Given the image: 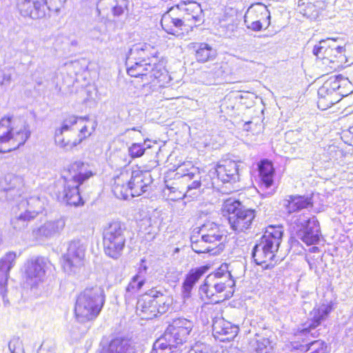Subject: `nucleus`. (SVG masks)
Here are the masks:
<instances>
[{"label": "nucleus", "mask_w": 353, "mask_h": 353, "mask_svg": "<svg viewBox=\"0 0 353 353\" xmlns=\"http://www.w3.org/2000/svg\"><path fill=\"white\" fill-rule=\"evenodd\" d=\"M345 52L344 47L342 46V41L332 39L330 46L327 51V56L325 59L328 60L330 63H334L336 59H343Z\"/></svg>", "instance_id": "obj_37"}, {"label": "nucleus", "mask_w": 353, "mask_h": 353, "mask_svg": "<svg viewBox=\"0 0 353 353\" xmlns=\"http://www.w3.org/2000/svg\"><path fill=\"white\" fill-rule=\"evenodd\" d=\"M300 229L297 231V236L306 245L316 244L320 238V228L315 217L307 220H299Z\"/></svg>", "instance_id": "obj_16"}, {"label": "nucleus", "mask_w": 353, "mask_h": 353, "mask_svg": "<svg viewBox=\"0 0 353 353\" xmlns=\"http://www.w3.org/2000/svg\"><path fill=\"white\" fill-rule=\"evenodd\" d=\"M180 10L179 6L172 8L162 16L161 25L167 33L176 36L182 34L181 31L184 26L185 17H176L177 12Z\"/></svg>", "instance_id": "obj_22"}, {"label": "nucleus", "mask_w": 353, "mask_h": 353, "mask_svg": "<svg viewBox=\"0 0 353 353\" xmlns=\"http://www.w3.org/2000/svg\"><path fill=\"white\" fill-rule=\"evenodd\" d=\"M11 81V74L5 72H0V88L3 90V88L10 85Z\"/></svg>", "instance_id": "obj_51"}, {"label": "nucleus", "mask_w": 353, "mask_h": 353, "mask_svg": "<svg viewBox=\"0 0 353 353\" xmlns=\"http://www.w3.org/2000/svg\"><path fill=\"white\" fill-rule=\"evenodd\" d=\"M207 270V267L201 266L190 271L183 283V295L184 298L190 296L193 286L205 274Z\"/></svg>", "instance_id": "obj_34"}, {"label": "nucleus", "mask_w": 353, "mask_h": 353, "mask_svg": "<svg viewBox=\"0 0 353 353\" xmlns=\"http://www.w3.org/2000/svg\"><path fill=\"white\" fill-rule=\"evenodd\" d=\"M17 254L14 252H8L0 260V295L3 301L7 292V282L9 272L15 264Z\"/></svg>", "instance_id": "obj_25"}, {"label": "nucleus", "mask_w": 353, "mask_h": 353, "mask_svg": "<svg viewBox=\"0 0 353 353\" xmlns=\"http://www.w3.org/2000/svg\"><path fill=\"white\" fill-rule=\"evenodd\" d=\"M81 185L78 181L72 180L65 176L63 178V190L58 194V199L70 205H79L83 204L80 196L79 187Z\"/></svg>", "instance_id": "obj_23"}, {"label": "nucleus", "mask_w": 353, "mask_h": 353, "mask_svg": "<svg viewBox=\"0 0 353 353\" xmlns=\"http://www.w3.org/2000/svg\"><path fill=\"white\" fill-rule=\"evenodd\" d=\"M152 291L150 294L141 296L137 303V314L142 319H152L157 316V306Z\"/></svg>", "instance_id": "obj_27"}, {"label": "nucleus", "mask_w": 353, "mask_h": 353, "mask_svg": "<svg viewBox=\"0 0 353 353\" xmlns=\"http://www.w3.org/2000/svg\"><path fill=\"white\" fill-rule=\"evenodd\" d=\"M221 65L220 63H216L213 65L212 72L216 76H219L222 74Z\"/></svg>", "instance_id": "obj_54"}, {"label": "nucleus", "mask_w": 353, "mask_h": 353, "mask_svg": "<svg viewBox=\"0 0 353 353\" xmlns=\"http://www.w3.org/2000/svg\"><path fill=\"white\" fill-rule=\"evenodd\" d=\"M210 346L203 343H196L187 353H209Z\"/></svg>", "instance_id": "obj_49"}, {"label": "nucleus", "mask_w": 353, "mask_h": 353, "mask_svg": "<svg viewBox=\"0 0 353 353\" xmlns=\"http://www.w3.org/2000/svg\"><path fill=\"white\" fill-rule=\"evenodd\" d=\"M17 345L18 346H20V345H21V343L19 342V341L17 340V339L12 340L9 343L8 347H9V350L11 352V353H16L15 351H16Z\"/></svg>", "instance_id": "obj_52"}, {"label": "nucleus", "mask_w": 353, "mask_h": 353, "mask_svg": "<svg viewBox=\"0 0 353 353\" xmlns=\"http://www.w3.org/2000/svg\"><path fill=\"white\" fill-rule=\"evenodd\" d=\"M18 9L22 16L32 19L44 18L48 14L45 0H19Z\"/></svg>", "instance_id": "obj_19"}, {"label": "nucleus", "mask_w": 353, "mask_h": 353, "mask_svg": "<svg viewBox=\"0 0 353 353\" xmlns=\"http://www.w3.org/2000/svg\"><path fill=\"white\" fill-rule=\"evenodd\" d=\"M332 38L321 40L313 49V54L319 59H325L327 56V51L330 46Z\"/></svg>", "instance_id": "obj_42"}, {"label": "nucleus", "mask_w": 353, "mask_h": 353, "mask_svg": "<svg viewBox=\"0 0 353 353\" xmlns=\"http://www.w3.org/2000/svg\"><path fill=\"white\" fill-rule=\"evenodd\" d=\"M223 210L229 214L230 228L237 234L250 229L256 216L254 210L241 208V203L237 201H226Z\"/></svg>", "instance_id": "obj_9"}, {"label": "nucleus", "mask_w": 353, "mask_h": 353, "mask_svg": "<svg viewBox=\"0 0 353 353\" xmlns=\"http://www.w3.org/2000/svg\"><path fill=\"white\" fill-rule=\"evenodd\" d=\"M234 281L231 279V274L228 270V265L223 264L214 273L210 274L205 279L204 283L200 287L201 295L210 299L212 302L219 303L220 299L216 296L227 288H232Z\"/></svg>", "instance_id": "obj_8"}, {"label": "nucleus", "mask_w": 353, "mask_h": 353, "mask_svg": "<svg viewBox=\"0 0 353 353\" xmlns=\"http://www.w3.org/2000/svg\"><path fill=\"white\" fill-rule=\"evenodd\" d=\"M131 179L130 170H123L114 177L112 191L116 197L120 199H128L130 196L131 197L130 185Z\"/></svg>", "instance_id": "obj_24"}, {"label": "nucleus", "mask_w": 353, "mask_h": 353, "mask_svg": "<svg viewBox=\"0 0 353 353\" xmlns=\"http://www.w3.org/2000/svg\"><path fill=\"white\" fill-rule=\"evenodd\" d=\"M260 176L265 188H270L273 183L274 169L272 163L268 160L261 161L259 166Z\"/></svg>", "instance_id": "obj_36"}, {"label": "nucleus", "mask_w": 353, "mask_h": 353, "mask_svg": "<svg viewBox=\"0 0 353 353\" xmlns=\"http://www.w3.org/2000/svg\"><path fill=\"white\" fill-rule=\"evenodd\" d=\"M340 95L345 96L351 93L353 90V85L346 77L341 75L340 79Z\"/></svg>", "instance_id": "obj_48"}, {"label": "nucleus", "mask_w": 353, "mask_h": 353, "mask_svg": "<svg viewBox=\"0 0 353 353\" xmlns=\"http://www.w3.org/2000/svg\"><path fill=\"white\" fill-rule=\"evenodd\" d=\"M132 130L139 131L137 128H132Z\"/></svg>", "instance_id": "obj_57"}, {"label": "nucleus", "mask_w": 353, "mask_h": 353, "mask_svg": "<svg viewBox=\"0 0 353 353\" xmlns=\"http://www.w3.org/2000/svg\"><path fill=\"white\" fill-rule=\"evenodd\" d=\"M323 89L327 90L325 88L324 84H323L318 90L319 100L317 103L319 108L326 110L338 102L339 99L337 92H332L330 89H327V90H323L322 92Z\"/></svg>", "instance_id": "obj_35"}, {"label": "nucleus", "mask_w": 353, "mask_h": 353, "mask_svg": "<svg viewBox=\"0 0 353 353\" xmlns=\"http://www.w3.org/2000/svg\"><path fill=\"white\" fill-rule=\"evenodd\" d=\"M272 333L265 332L256 334L250 341V350L252 353H271L273 349Z\"/></svg>", "instance_id": "obj_28"}, {"label": "nucleus", "mask_w": 353, "mask_h": 353, "mask_svg": "<svg viewBox=\"0 0 353 353\" xmlns=\"http://www.w3.org/2000/svg\"><path fill=\"white\" fill-rule=\"evenodd\" d=\"M52 263L43 256H33L25 263V279L31 286L43 283L48 272L51 269Z\"/></svg>", "instance_id": "obj_12"}, {"label": "nucleus", "mask_w": 353, "mask_h": 353, "mask_svg": "<svg viewBox=\"0 0 353 353\" xmlns=\"http://www.w3.org/2000/svg\"><path fill=\"white\" fill-rule=\"evenodd\" d=\"M283 205L288 214L307 208L312 205L311 198L300 195L288 196L283 201Z\"/></svg>", "instance_id": "obj_30"}, {"label": "nucleus", "mask_w": 353, "mask_h": 353, "mask_svg": "<svg viewBox=\"0 0 353 353\" xmlns=\"http://www.w3.org/2000/svg\"><path fill=\"white\" fill-rule=\"evenodd\" d=\"M201 176L199 172L193 168L192 170L182 176V181L187 183V190L185 193V196L194 197L199 192V188L201 185Z\"/></svg>", "instance_id": "obj_31"}, {"label": "nucleus", "mask_w": 353, "mask_h": 353, "mask_svg": "<svg viewBox=\"0 0 353 353\" xmlns=\"http://www.w3.org/2000/svg\"><path fill=\"white\" fill-rule=\"evenodd\" d=\"M318 250H319V248H317V247H316V246H314V247H312V248L310 249V251H311V252H316V251H318Z\"/></svg>", "instance_id": "obj_55"}, {"label": "nucleus", "mask_w": 353, "mask_h": 353, "mask_svg": "<svg viewBox=\"0 0 353 353\" xmlns=\"http://www.w3.org/2000/svg\"><path fill=\"white\" fill-rule=\"evenodd\" d=\"M125 65L130 76H145L150 80L161 78L166 72L164 62L158 57L157 50L145 43L132 46L127 54Z\"/></svg>", "instance_id": "obj_1"}, {"label": "nucleus", "mask_w": 353, "mask_h": 353, "mask_svg": "<svg viewBox=\"0 0 353 353\" xmlns=\"http://www.w3.org/2000/svg\"><path fill=\"white\" fill-rule=\"evenodd\" d=\"M97 125L94 120L88 117H77L74 115L65 119L61 126L56 129V145L65 151H70L89 137Z\"/></svg>", "instance_id": "obj_2"}, {"label": "nucleus", "mask_w": 353, "mask_h": 353, "mask_svg": "<svg viewBox=\"0 0 353 353\" xmlns=\"http://www.w3.org/2000/svg\"><path fill=\"white\" fill-rule=\"evenodd\" d=\"M67 0H45L48 6V13L50 11L59 13Z\"/></svg>", "instance_id": "obj_46"}, {"label": "nucleus", "mask_w": 353, "mask_h": 353, "mask_svg": "<svg viewBox=\"0 0 353 353\" xmlns=\"http://www.w3.org/2000/svg\"><path fill=\"white\" fill-rule=\"evenodd\" d=\"M72 129H67L61 134V137L63 138L64 142L73 141L70 139V136L72 134Z\"/></svg>", "instance_id": "obj_53"}, {"label": "nucleus", "mask_w": 353, "mask_h": 353, "mask_svg": "<svg viewBox=\"0 0 353 353\" xmlns=\"http://www.w3.org/2000/svg\"><path fill=\"white\" fill-rule=\"evenodd\" d=\"M68 172L70 176L67 178L78 181L81 184L94 174L90 165L88 163L81 161H77L71 163Z\"/></svg>", "instance_id": "obj_29"}, {"label": "nucleus", "mask_w": 353, "mask_h": 353, "mask_svg": "<svg viewBox=\"0 0 353 353\" xmlns=\"http://www.w3.org/2000/svg\"><path fill=\"white\" fill-rule=\"evenodd\" d=\"M12 117H6L0 121V152L6 153L23 145L30 135L28 125L19 120L12 126Z\"/></svg>", "instance_id": "obj_5"}, {"label": "nucleus", "mask_w": 353, "mask_h": 353, "mask_svg": "<svg viewBox=\"0 0 353 353\" xmlns=\"http://www.w3.org/2000/svg\"><path fill=\"white\" fill-rule=\"evenodd\" d=\"M323 6V2L320 1L316 3H308L303 10V14L311 20L316 19L322 12Z\"/></svg>", "instance_id": "obj_40"}, {"label": "nucleus", "mask_w": 353, "mask_h": 353, "mask_svg": "<svg viewBox=\"0 0 353 353\" xmlns=\"http://www.w3.org/2000/svg\"><path fill=\"white\" fill-rule=\"evenodd\" d=\"M145 143H133L128 149L129 154L132 158H137L141 157L145 150L144 146Z\"/></svg>", "instance_id": "obj_47"}, {"label": "nucleus", "mask_w": 353, "mask_h": 353, "mask_svg": "<svg viewBox=\"0 0 353 353\" xmlns=\"http://www.w3.org/2000/svg\"><path fill=\"white\" fill-rule=\"evenodd\" d=\"M153 296L155 299V304L157 306V313L158 314H165L172 303V299L159 291H153Z\"/></svg>", "instance_id": "obj_39"}, {"label": "nucleus", "mask_w": 353, "mask_h": 353, "mask_svg": "<svg viewBox=\"0 0 353 353\" xmlns=\"http://www.w3.org/2000/svg\"><path fill=\"white\" fill-rule=\"evenodd\" d=\"M239 327L232 324L222 317H216L213 320L212 332L215 339L221 341H229L235 338Z\"/></svg>", "instance_id": "obj_20"}, {"label": "nucleus", "mask_w": 353, "mask_h": 353, "mask_svg": "<svg viewBox=\"0 0 353 353\" xmlns=\"http://www.w3.org/2000/svg\"><path fill=\"white\" fill-rule=\"evenodd\" d=\"M241 164L231 159L220 161L215 168L218 179L223 183L239 181Z\"/></svg>", "instance_id": "obj_17"}, {"label": "nucleus", "mask_w": 353, "mask_h": 353, "mask_svg": "<svg viewBox=\"0 0 353 353\" xmlns=\"http://www.w3.org/2000/svg\"><path fill=\"white\" fill-rule=\"evenodd\" d=\"M340 79L341 75L331 77L326 81L324 82L325 88L327 90L330 89L332 92H335L340 95ZM322 90H324L323 89ZM323 91H322L323 92Z\"/></svg>", "instance_id": "obj_43"}, {"label": "nucleus", "mask_w": 353, "mask_h": 353, "mask_svg": "<svg viewBox=\"0 0 353 353\" xmlns=\"http://www.w3.org/2000/svg\"><path fill=\"white\" fill-rule=\"evenodd\" d=\"M130 176H132L130 182L131 197L139 196L149 190L152 179L148 172L139 169L130 170Z\"/></svg>", "instance_id": "obj_18"}, {"label": "nucleus", "mask_w": 353, "mask_h": 353, "mask_svg": "<svg viewBox=\"0 0 353 353\" xmlns=\"http://www.w3.org/2000/svg\"><path fill=\"white\" fill-rule=\"evenodd\" d=\"M85 249L79 241H71L63 259V268L68 273L83 264Z\"/></svg>", "instance_id": "obj_15"}, {"label": "nucleus", "mask_w": 353, "mask_h": 353, "mask_svg": "<svg viewBox=\"0 0 353 353\" xmlns=\"http://www.w3.org/2000/svg\"><path fill=\"white\" fill-rule=\"evenodd\" d=\"M244 21L248 28L259 31L263 27L268 28L270 24V13L264 4H252L245 14Z\"/></svg>", "instance_id": "obj_13"}, {"label": "nucleus", "mask_w": 353, "mask_h": 353, "mask_svg": "<svg viewBox=\"0 0 353 353\" xmlns=\"http://www.w3.org/2000/svg\"><path fill=\"white\" fill-rule=\"evenodd\" d=\"M332 310V306L330 303H323L319 307H314L310 313V320L305 323L303 329L299 332L296 336L299 338L308 337L309 336L313 338L317 337L319 334L318 331L315 330V328L327 318Z\"/></svg>", "instance_id": "obj_14"}, {"label": "nucleus", "mask_w": 353, "mask_h": 353, "mask_svg": "<svg viewBox=\"0 0 353 353\" xmlns=\"http://www.w3.org/2000/svg\"><path fill=\"white\" fill-rule=\"evenodd\" d=\"M216 50L209 44L201 43L198 44L196 50L195 57L199 62H206L215 58Z\"/></svg>", "instance_id": "obj_38"}, {"label": "nucleus", "mask_w": 353, "mask_h": 353, "mask_svg": "<svg viewBox=\"0 0 353 353\" xmlns=\"http://www.w3.org/2000/svg\"><path fill=\"white\" fill-rule=\"evenodd\" d=\"M128 0H99L97 3L99 15H106L111 13L114 17L122 15L128 10Z\"/></svg>", "instance_id": "obj_26"}, {"label": "nucleus", "mask_w": 353, "mask_h": 353, "mask_svg": "<svg viewBox=\"0 0 353 353\" xmlns=\"http://www.w3.org/2000/svg\"><path fill=\"white\" fill-rule=\"evenodd\" d=\"M65 225L64 219L45 222L40 227L32 230V234L37 241L50 239L60 234Z\"/></svg>", "instance_id": "obj_21"}, {"label": "nucleus", "mask_w": 353, "mask_h": 353, "mask_svg": "<svg viewBox=\"0 0 353 353\" xmlns=\"http://www.w3.org/2000/svg\"><path fill=\"white\" fill-rule=\"evenodd\" d=\"M19 181V179L12 176H8L3 181L0 182V185L3 191L9 192L15 188L16 184Z\"/></svg>", "instance_id": "obj_45"}, {"label": "nucleus", "mask_w": 353, "mask_h": 353, "mask_svg": "<svg viewBox=\"0 0 353 353\" xmlns=\"http://www.w3.org/2000/svg\"><path fill=\"white\" fill-rule=\"evenodd\" d=\"M348 130L351 134H353V125L349 127Z\"/></svg>", "instance_id": "obj_56"}, {"label": "nucleus", "mask_w": 353, "mask_h": 353, "mask_svg": "<svg viewBox=\"0 0 353 353\" xmlns=\"http://www.w3.org/2000/svg\"><path fill=\"white\" fill-rule=\"evenodd\" d=\"M306 342L307 343L305 345H301L302 349L307 347V350H308L311 347H313V351L311 353H320L319 347H320V346H321L323 345V343L321 341L316 340V341H313L311 342H307V341H306ZM321 351H322L321 353H323L322 350H321Z\"/></svg>", "instance_id": "obj_50"}, {"label": "nucleus", "mask_w": 353, "mask_h": 353, "mask_svg": "<svg viewBox=\"0 0 353 353\" xmlns=\"http://www.w3.org/2000/svg\"><path fill=\"white\" fill-rule=\"evenodd\" d=\"M56 343L53 339H46L43 341L37 353H56Z\"/></svg>", "instance_id": "obj_44"}, {"label": "nucleus", "mask_w": 353, "mask_h": 353, "mask_svg": "<svg viewBox=\"0 0 353 353\" xmlns=\"http://www.w3.org/2000/svg\"><path fill=\"white\" fill-rule=\"evenodd\" d=\"M283 231L279 225H269L261 241L253 248L252 257L258 265L266 263V266L273 265L281 258L276 255L281 245Z\"/></svg>", "instance_id": "obj_3"}, {"label": "nucleus", "mask_w": 353, "mask_h": 353, "mask_svg": "<svg viewBox=\"0 0 353 353\" xmlns=\"http://www.w3.org/2000/svg\"><path fill=\"white\" fill-rule=\"evenodd\" d=\"M43 210V203L39 197L22 199L13 208L14 216L11 221L13 228L21 230L28 225V223L34 219Z\"/></svg>", "instance_id": "obj_10"}, {"label": "nucleus", "mask_w": 353, "mask_h": 353, "mask_svg": "<svg viewBox=\"0 0 353 353\" xmlns=\"http://www.w3.org/2000/svg\"><path fill=\"white\" fill-rule=\"evenodd\" d=\"M191 337L192 335L168 326L163 335L154 343L151 353H180L183 345Z\"/></svg>", "instance_id": "obj_11"}, {"label": "nucleus", "mask_w": 353, "mask_h": 353, "mask_svg": "<svg viewBox=\"0 0 353 353\" xmlns=\"http://www.w3.org/2000/svg\"><path fill=\"white\" fill-rule=\"evenodd\" d=\"M103 289L99 286L87 288L77 296L74 312L78 321L85 323L94 320L105 303Z\"/></svg>", "instance_id": "obj_4"}, {"label": "nucleus", "mask_w": 353, "mask_h": 353, "mask_svg": "<svg viewBox=\"0 0 353 353\" xmlns=\"http://www.w3.org/2000/svg\"><path fill=\"white\" fill-rule=\"evenodd\" d=\"M308 263H309V265H310V268L312 269V263L310 262H309V261H308Z\"/></svg>", "instance_id": "obj_58"}, {"label": "nucleus", "mask_w": 353, "mask_h": 353, "mask_svg": "<svg viewBox=\"0 0 353 353\" xmlns=\"http://www.w3.org/2000/svg\"><path fill=\"white\" fill-rule=\"evenodd\" d=\"M126 228L119 221H112L107 224L103 232V244L105 254L114 259L123 254L125 245Z\"/></svg>", "instance_id": "obj_7"}, {"label": "nucleus", "mask_w": 353, "mask_h": 353, "mask_svg": "<svg viewBox=\"0 0 353 353\" xmlns=\"http://www.w3.org/2000/svg\"><path fill=\"white\" fill-rule=\"evenodd\" d=\"M132 349L128 340L121 338L112 339L103 345L99 353H130Z\"/></svg>", "instance_id": "obj_32"}, {"label": "nucleus", "mask_w": 353, "mask_h": 353, "mask_svg": "<svg viewBox=\"0 0 353 353\" xmlns=\"http://www.w3.org/2000/svg\"><path fill=\"white\" fill-rule=\"evenodd\" d=\"M145 281V278L141 271L132 278L130 282L126 287L124 294L125 301L127 304H130L136 299L137 293L144 285Z\"/></svg>", "instance_id": "obj_33"}, {"label": "nucleus", "mask_w": 353, "mask_h": 353, "mask_svg": "<svg viewBox=\"0 0 353 353\" xmlns=\"http://www.w3.org/2000/svg\"><path fill=\"white\" fill-rule=\"evenodd\" d=\"M199 234L201 239H195V236L191 237V247L195 252H212L215 254L217 252H214L215 248H218V251L223 249V241L226 236L218 224L208 221L199 228Z\"/></svg>", "instance_id": "obj_6"}, {"label": "nucleus", "mask_w": 353, "mask_h": 353, "mask_svg": "<svg viewBox=\"0 0 353 353\" xmlns=\"http://www.w3.org/2000/svg\"><path fill=\"white\" fill-rule=\"evenodd\" d=\"M169 326L192 335L194 323L185 318H178L174 319Z\"/></svg>", "instance_id": "obj_41"}]
</instances>
